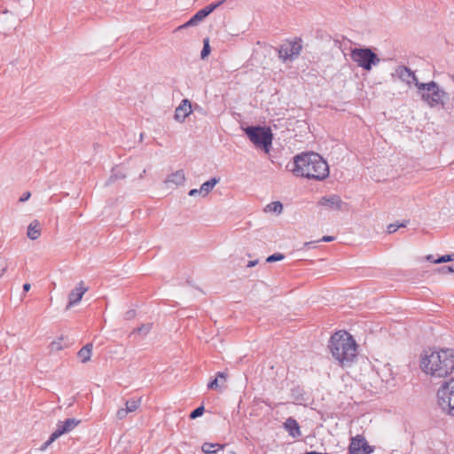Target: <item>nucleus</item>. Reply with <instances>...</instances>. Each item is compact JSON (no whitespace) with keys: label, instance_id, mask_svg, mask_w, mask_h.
I'll return each instance as SVG.
<instances>
[{"label":"nucleus","instance_id":"37","mask_svg":"<svg viewBox=\"0 0 454 454\" xmlns=\"http://www.w3.org/2000/svg\"><path fill=\"white\" fill-rule=\"evenodd\" d=\"M7 270V262L6 261L0 257V278L4 274Z\"/></svg>","mask_w":454,"mask_h":454},{"label":"nucleus","instance_id":"25","mask_svg":"<svg viewBox=\"0 0 454 454\" xmlns=\"http://www.w3.org/2000/svg\"><path fill=\"white\" fill-rule=\"evenodd\" d=\"M140 403H141V398L128 400L125 403V409L129 412H133L139 407Z\"/></svg>","mask_w":454,"mask_h":454},{"label":"nucleus","instance_id":"11","mask_svg":"<svg viewBox=\"0 0 454 454\" xmlns=\"http://www.w3.org/2000/svg\"><path fill=\"white\" fill-rule=\"evenodd\" d=\"M88 291V288L84 286L83 281H80L78 286L73 289L68 295V303L66 309H69L73 306L76 305L82 300L83 294Z\"/></svg>","mask_w":454,"mask_h":454},{"label":"nucleus","instance_id":"12","mask_svg":"<svg viewBox=\"0 0 454 454\" xmlns=\"http://www.w3.org/2000/svg\"><path fill=\"white\" fill-rule=\"evenodd\" d=\"M395 74L400 80L406 82L407 84H411L413 82H419L415 74L405 66H399L395 69Z\"/></svg>","mask_w":454,"mask_h":454},{"label":"nucleus","instance_id":"10","mask_svg":"<svg viewBox=\"0 0 454 454\" xmlns=\"http://www.w3.org/2000/svg\"><path fill=\"white\" fill-rule=\"evenodd\" d=\"M80 423L81 420L74 418H69L64 421H59L57 429L53 432V437H60L61 435L71 432Z\"/></svg>","mask_w":454,"mask_h":454},{"label":"nucleus","instance_id":"2","mask_svg":"<svg viewBox=\"0 0 454 454\" xmlns=\"http://www.w3.org/2000/svg\"><path fill=\"white\" fill-rule=\"evenodd\" d=\"M328 348L342 368L351 367L357 360L358 345L355 338L346 331H339L333 333L328 343Z\"/></svg>","mask_w":454,"mask_h":454},{"label":"nucleus","instance_id":"48","mask_svg":"<svg viewBox=\"0 0 454 454\" xmlns=\"http://www.w3.org/2000/svg\"><path fill=\"white\" fill-rule=\"evenodd\" d=\"M146 170L144 169L142 173L139 175V179H142L144 177V175L145 174Z\"/></svg>","mask_w":454,"mask_h":454},{"label":"nucleus","instance_id":"40","mask_svg":"<svg viewBox=\"0 0 454 454\" xmlns=\"http://www.w3.org/2000/svg\"><path fill=\"white\" fill-rule=\"evenodd\" d=\"M335 238L333 236H323V238L319 241L324 242H331L333 241Z\"/></svg>","mask_w":454,"mask_h":454},{"label":"nucleus","instance_id":"32","mask_svg":"<svg viewBox=\"0 0 454 454\" xmlns=\"http://www.w3.org/2000/svg\"><path fill=\"white\" fill-rule=\"evenodd\" d=\"M285 258V255L281 253H275L273 254H270L267 257L266 262H275L278 261H282Z\"/></svg>","mask_w":454,"mask_h":454},{"label":"nucleus","instance_id":"7","mask_svg":"<svg viewBox=\"0 0 454 454\" xmlns=\"http://www.w3.org/2000/svg\"><path fill=\"white\" fill-rule=\"evenodd\" d=\"M438 403L448 415L454 417V378L445 381L437 391Z\"/></svg>","mask_w":454,"mask_h":454},{"label":"nucleus","instance_id":"15","mask_svg":"<svg viewBox=\"0 0 454 454\" xmlns=\"http://www.w3.org/2000/svg\"><path fill=\"white\" fill-rule=\"evenodd\" d=\"M207 15L206 14V12H204L202 9L198 11L189 20H187L184 24L179 26L176 30H182L187 27H195L200 22L204 20Z\"/></svg>","mask_w":454,"mask_h":454},{"label":"nucleus","instance_id":"16","mask_svg":"<svg viewBox=\"0 0 454 454\" xmlns=\"http://www.w3.org/2000/svg\"><path fill=\"white\" fill-rule=\"evenodd\" d=\"M228 374L225 372H218L214 380H210L207 384L208 389L220 390L226 382Z\"/></svg>","mask_w":454,"mask_h":454},{"label":"nucleus","instance_id":"41","mask_svg":"<svg viewBox=\"0 0 454 454\" xmlns=\"http://www.w3.org/2000/svg\"><path fill=\"white\" fill-rule=\"evenodd\" d=\"M317 241H309V242H305V243L303 244V247H304L305 248L310 249V248L314 247V246H313V245H314L315 243H317Z\"/></svg>","mask_w":454,"mask_h":454},{"label":"nucleus","instance_id":"31","mask_svg":"<svg viewBox=\"0 0 454 454\" xmlns=\"http://www.w3.org/2000/svg\"><path fill=\"white\" fill-rule=\"evenodd\" d=\"M63 338H59L57 340H54L52 342H51L50 344V349L51 351H59L61 349H63V346L61 345V341H62Z\"/></svg>","mask_w":454,"mask_h":454},{"label":"nucleus","instance_id":"18","mask_svg":"<svg viewBox=\"0 0 454 454\" xmlns=\"http://www.w3.org/2000/svg\"><path fill=\"white\" fill-rule=\"evenodd\" d=\"M27 235L32 240H35L39 238L41 235V224L37 220L33 221L28 225Z\"/></svg>","mask_w":454,"mask_h":454},{"label":"nucleus","instance_id":"23","mask_svg":"<svg viewBox=\"0 0 454 454\" xmlns=\"http://www.w3.org/2000/svg\"><path fill=\"white\" fill-rule=\"evenodd\" d=\"M152 323L142 324L139 327L135 328L130 334L137 333L142 335H147L152 330Z\"/></svg>","mask_w":454,"mask_h":454},{"label":"nucleus","instance_id":"46","mask_svg":"<svg viewBox=\"0 0 454 454\" xmlns=\"http://www.w3.org/2000/svg\"><path fill=\"white\" fill-rule=\"evenodd\" d=\"M305 454H329V453H321V452L312 450V451L306 452Z\"/></svg>","mask_w":454,"mask_h":454},{"label":"nucleus","instance_id":"6","mask_svg":"<svg viewBox=\"0 0 454 454\" xmlns=\"http://www.w3.org/2000/svg\"><path fill=\"white\" fill-rule=\"evenodd\" d=\"M350 58L359 67L370 71L373 66H377L380 59L369 47L352 48Z\"/></svg>","mask_w":454,"mask_h":454},{"label":"nucleus","instance_id":"35","mask_svg":"<svg viewBox=\"0 0 454 454\" xmlns=\"http://www.w3.org/2000/svg\"><path fill=\"white\" fill-rule=\"evenodd\" d=\"M437 271L442 274L453 273L452 266H442L437 269Z\"/></svg>","mask_w":454,"mask_h":454},{"label":"nucleus","instance_id":"47","mask_svg":"<svg viewBox=\"0 0 454 454\" xmlns=\"http://www.w3.org/2000/svg\"><path fill=\"white\" fill-rule=\"evenodd\" d=\"M427 260L434 262V256L432 254H429L427 256Z\"/></svg>","mask_w":454,"mask_h":454},{"label":"nucleus","instance_id":"45","mask_svg":"<svg viewBox=\"0 0 454 454\" xmlns=\"http://www.w3.org/2000/svg\"><path fill=\"white\" fill-rule=\"evenodd\" d=\"M214 445H215V448H217L216 449L217 450H223L224 447L226 446V444H220V443H214Z\"/></svg>","mask_w":454,"mask_h":454},{"label":"nucleus","instance_id":"30","mask_svg":"<svg viewBox=\"0 0 454 454\" xmlns=\"http://www.w3.org/2000/svg\"><path fill=\"white\" fill-rule=\"evenodd\" d=\"M454 261V253L450 254H444L440 257H438L436 260L434 261V263H443Z\"/></svg>","mask_w":454,"mask_h":454},{"label":"nucleus","instance_id":"42","mask_svg":"<svg viewBox=\"0 0 454 454\" xmlns=\"http://www.w3.org/2000/svg\"><path fill=\"white\" fill-rule=\"evenodd\" d=\"M188 194L189 196H195L196 194H200V189H192Z\"/></svg>","mask_w":454,"mask_h":454},{"label":"nucleus","instance_id":"39","mask_svg":"<svg viewBox=\"0 0 454 454\" xmlns=\"http://www.w3.org/2000/svg\"><path fill=\"white\" fill-rule=\"evenodd\" d=\"M31 196V193L30 192H26L22 194V196L20 198L19 201L20 202H25L27 201Z\"/></svg>","mask_w":454,"mask_h":454},{"label":"nucleus","instance_id":"1","mask_svg":"<svg viewBox=\"0 0 454 454\" xmlns=\"http://www.w3.org/2000/svg\"><path fill=\"white\" fill-rule=\"evenodd\" d=\"M286 168L296 176L325 180L329 176V166L322 156L314 152L302 153L294 157Z\"/></svg>","mask_w":454,"mask_h":454},{"label":"nucleus","instance_id":"34","mask_svg":"<svg viewBox=\"0 0 454 454\" xmlns=\"http://www.w3.org/2000/svg\"><path fill=\"white\" fill-rule=\"evenodd\" d=\"M59 437H53V433L51 434L48 441H46L41 447L40 450L43 451L45 450L55 440H57Z\"/></svg>","mask_w":454,"mask_h":454},{"label":"nucleus","instance_id":"29","mask_svg":"<svg viewBox=\"0 0 454 454\" xmlns=\"http://www.w3.org/2000/svg\"><path fill=\"white\" fill-rule=\"evenodd\" d=\"M204 411H205V408H204V406H203V405H200V406L197 407L196 409H194V410L190 413L189 418H190L191 419H197V418H199V417L202 416V415H203V413H204Z\"/></svg>","mask_w":454,"mask_h":454},{"label":"nucleus","instance_id":"24","mask_svg":"<svg viewBox=\"0 0 454 454\" xmlns=\"http://www.w3.org/2000/svg\"><path fill=\"white\" fill-rule=\"evenodd\" d=\"M266 212L280 214L283 210V204L280 201H273L268 204L264 209Z\"/></svg>","mask_w":454,"mask_h":454},{"label":"nucleus","instance_id":"3","mask_svg":"<svg viewBox=\"0 0 454 454\" xmlns=\"http://www.w3.org/2000/svg\"><path fill=\"white\" fill-rule=\"evenodd\" d=\"M420 368L422 371L435 378H444L454 371V349L441 348L427 352L421 356Z\"/></svg>","mask_w":454,"mask_h":454},{"label":"nucleus","instance_id":"50","mask_svg":"<svg viewBox=\"0 0 454 454\" xmlns=\"http://www.w3.org/2000/svg\"><path fill=\"white\" fill-rule=\"evenodd\" d=\"M452 269H453V273H454V265L452 266Z\"/></svg>","mask_w":454,"mask_h":454},{"label":"nucleus","instance_id":"43","mask_svg":"<svg viewBox=\"0 0 454 454\" xmlns=\"http://www.w3.org/2000/svg\"><path fill=\"white\" fill-rule=\"evenodd\" d=\"M257 263H258V260L249 261V262H248V263H247V267H248V268L254 267V266H255Z\"/></svg>","mask_w":454,"mask_h":454},{"label":"nucleus","instance_id":"21","mask_svg":"<svg viewBox=\"0 0 454 454\" xmlns=\"http://www.w3.org/2000/svg\"><path fill=\"white\" fill-rule=\"evenodd\" d=\"M92 343H87L78 351V357L81 358L82 363H87L90 360L91 353H92Z\"/></svg>","mask_w":454,"mask_h":454},{"label":"nucleus","instance_id":"5","mask_svg":"<svg viewBox=\"0 0 454 454\" xmlns=\"http://www.w3.org/2000/svg\"><path fill=\"white\" fill-rule=\"evenodd\" d=\"M244 131L249 140L255 145V147L269 153L273 140V134L270 127L266 126H247Z\"/></svg>","mask_w":454,"mask_h":454},{"label":"nucleus","instance_id":"33","mask_svg":"<svg viewBox=\"0 0 454 454\" xmlns=\"http://www.w3.org/2000/svg\"><path fill=\"white\" fill-rule=\"evenodd\" d=\"M408 221H405L402 223H399V224H395V223H390L388 226H387V232L388 233H394L400 227H405L406 224H407Z\"/></svg>","mask_w":454,"mask_h":454},{"label":"nucleus","instance_id":"27","mask_svg":"<svg viewBox=\"0 0 454 454\" xmlns=\"http://www.w3.org/2000/svg\"><path fill=\"white\" fill-rule=\"evenodd\" d=\"M210 51H211V48H210V45H209V39L208 38H205L203 40V48H202L201 52H200V58L202 59H206L210 54Z\"/></svg>","mask_w":454,"mask_h":454},{"label":"nucleus","instance_id":"17","mask_svg":"<svg viewBox=\"0 0 454 454\" xmlns=\"http://www.w3.org/2000/svg\"><path fill=\"white\" fill-rule=\"evenodd\" d=\"M285 427L288 434L294 438H298L301 434L298 422L293 418H288L286 419L285 422Z\"/></svg>","mask_w":454,"mask_h":454},{"label":"nucleus","instance_id":"36","mask_svg":"<svg viewBox=\"0 0 454 454\" xmlns=\"http://www.w3.org/2000/svg\"><path fill=\"white\" fill-rule=\"evenodd\" d=\"M129 413L125 408H121L116 412V417L118 419H123Z\"/></svg>","mask_w":454,"mask_h":454},{"label":"nucleus","instance_id":"22","mask_svg":"<svg viewBox=\"0 0 454 454\" xmlns=\"http://www.w3.org/2000/svg\"><path fill=\"white\" fill-rule=\"evenodd\" d=\"M126 175L117 168H113L112 174L106 182V185L108 186L117 180L124 179Z\"/></svg>","mask_w":454,"mask_h":454},{"label":"nucleus","instance_id":"38","mask_svg":"<svg viewBox=\"0 0 454 454\" xmlns=\"http://www.w3.org/2000/svg\"><path fill=\"white\" fill-rule=\"evenodd\" d=\"M136 317V310L135 309H129L124 314V319L125 320H131Z\"/></svg>","mask_w":454,"mask_h":454},{"label":"nucleus","instance_id":"4","mask_svg":"<svg viewBox=\"0 0 454 454\" xmlns=\"http://www.w3.org/2000/svg\"><path fill=\"white\" fill-rule=\"evenodd\" d=\"M415 86L420 91L421 99L430 107L441 106L442 108H445L450 97L444 90L440 88L437 82L434 81L416 82Z\"/></svg>","mask_w":454,"mask_h":454},{"label":"nucleus","instance_id":"9","mask_svg":"<svg viewBox=\"0 0 454 454\" xmlns=\"http://www.w3.org/2000/svg\"><path fill=\"white\" fill-rule=\"evenodd\" d=\"M374 449V446L370 445L364 435L356 434L350 439L348 454H372Z\"/></svg>","mask_w":454,"mask_h":454},{"label":"nucleus","instance_id":"26","mask_svg":"<svg viewBox=\"0 0 454 454\" xmlns=\"http://www.w3.org/2000/svg\"><path fill=\"white\" fill-rule=\"evenodd\" d=\"M227 0H220L215 3H211L210 4L207 5L206 7L202 8L204 12H206V14L208 16L210 13H212L215 10H216L218 7L223 5Z\"/></svg>","mask_w":454,"mask_h":454},{"label":"nucleus","instance_id":"14","mask_svg":"<svg viewBox=\"0 0 454 454\" xmlns=\"http://www.w3.org/2000/svg\"><path fill=\"white\" fill-rule=\"evenodd\" d=\"M319 205L322 207H325L329 209H336L339 210L341 208L342 200L338 195H333L330 197H323L319 200Z\"/></svg>","mask_w":454,"mask_h":454},{"label":"nucleus","instance_id":"28","mask_svg":"<svg viewBox=\"0 0 454 454\" xmlns=\"http://www.w3.org/2000/svg\"><path fill=\"white\" fill-rule=\"evenodd\" d=\"M215 448V445L212 442H204L201 446V450L205 454H213L217 451V450H214Z\"/></svg>","mask_w":454,"mask_h":454},{"label":"nucleus","instance_id":"44","mask_svg":"<svg viewBox=\"0 0 454 454\" xmlns=\"http://www.w3.org/2000/svg\"><path fill=\"white\" fill-rule=\"evenodd\" d=\"M30 288H31L30 284H28V283H25V284L23 285V291H24V292H28V291L30 290Z\"/></svg>","mask_w":454,"mask_h":454},{"label":"nucleus","instance_id":"20","mask_svg":"<svg viewBox=\"0 0 454 454\" xmlns=\"http://www.w3.org/2000/svg\"><path fill=\"white\" fill-rule=\"evenodd\" d=\"M219 177H213L208 181L203 183L200 188V193L202 194L203 196H207L213 190L215 184L219 183Z\"/></svg>","mask_w":454,"mask_h":454},{"label":"nucleus","instance_id":"8","mask_svg":"<svg viewBox=\"0 0 454 454\" xmlns=\"http://www.w3.org/2000/svg\"><path fill=\"white\" fill-rule=\"evenodd\" d=\"M301 49V39L295 38L294 42L287 41L281 44L277 51L278 58L283 62H286V60H293L297 58L300 55Z\"/></svg>","mask_w":454,"mask_h":454},{"label":"nucleus","instance_id":"49","mask_svg":"<svg viewBox=\"0 0 454 454\" xmlns=\"http://www.w3.org/2000/svg\"><path fill=\"white\" fill-rule=\"evenodd\" d=\"M229 454H237L235 451L231 450V451H229Z\"/></svg>","mask_w":454,"mask_h":454},{"label":"nucleus","instance_id":"19","mask_svg":"<svg viewBox=\"0 0 454 454\" xmlns=\"http://www.w3.org/2000/svg\"><path fill=\"white\" fill-rule=\"evenodd\" d=\"M184 181L185 176L183 169L176 170V172L170 174L166 180L167 183H172L176 185H181L184 183Z\"/></svg>","mask_w":454,"mask_h":454},{"label":"nucleus","instance_id":"13","mask_svg":"<svg viewBox=\"0 0 454 454\" xmlns=\"http://www.w3.org/2000/svg\"><path fill=\"white\" fill-rule=\"evenodd\" d=\"M191 113L192 104L187 98H184L175 111V119L179 122H184L185 118L189 116Z\"/></svg>","mask_w":454,"mask_h":454}]
</instances>
